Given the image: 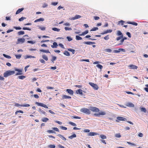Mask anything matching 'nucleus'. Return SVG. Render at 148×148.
I'll return each instance as SVG.
<instances>
[{
    "label": "nucleus",
    "mask_w": 148,
    "mask_h": 148,
    "mask_svg": "<svg viewBox=\"0 0 148 148\" xmlns=\"http://www.w3.org/2000/svg\"><path fill=\"white\" fill-rule=\"evenodd\" d=\"M100 137L102 139H104L106 138V136L103 135H101L100 136Z\"/></svg>",
    "instance_id": "49"
},
{
    "label": "nucleus",
    "mask_w": 148,
    "mask_h": 148,
    "mask_svg": "<svg viewBox=\"0 0 148 148\" xmlns=\"http://www.w3.org/2000/svg\"><path fill=\"white\" fill-rule=\"evenodd\" d=\"M71 118L73 119H80L81 118L80 117L77 116H71Z\"/></svg>",
    "instance_id": "37"
},
{
    "label": "nucleus",
    "mask_w": 148,
    "mask_h": 148,
    "mask_svg": "<svg viewBox=\"0 0 148 148\" xmlns=\"http://www.w3.org/2000/svg\"><path fill=\"white\" fill-rule=\"evenodd\" d=\"M90 109L92 112H99L100 111L99 109L96 107L91 106L90 107Z\"/></svg>",
    "instance_id": "3"
},
{
    "label": "nucleus",
    "mask_w": 148,
    "mask_h": 148,
    "mask_svg": "<svg viewBox=\"0 0 148 148\" xmlns=\"http://www.w3.org/2000/svg\"><path fill=\"white\" fill-rule=\"evenodd\" d=\"M76 93L77 94H79L81 95H83L82 90V89H79L76 91Z\"/></svg>",
    "instance_id": "19"
},
{
    "label": "nucleus",
    "mask_w": 148,
    "mask_h": 148,
    "mask_svg": "<svg viewBox=\"0 0 148 148\" xmlns=\"http://www.w3.org/2000/svg\"><path fill=\"white\" fill-rule=\"evenodd\" d=\"M76 39L77 40H82V38L77 35L76 36Z\"/></svg>",
    "instance_id": "39"
},
{
    "label": "nucleus",
    "mask_w": 148,
    "mask_h": 148,
    "mask_svg": "<svg viewBox=\"0 0 148 148\" xmlns=\"http://www.w3.org/2000/svg\"><path fill=\"white\" fill-rule=\"evenodd\" d=\"M40 51L41 52L45 53H50V52L49 50H45L44 49H40Z\"/></svg>",
    "instance_id": "26"
},
{
    "label": "nucleus",
    "mask_w": 148,
    "mask_h": 148,
    "mask_svg": "<svg viewBox=\"0 0 148 148\" xmlns=\"http://www.w3.org/2000/svg\"><path fill=\"white\" fill-rule=\"evenodd\" d=\"M42 58L46 61H47L48 60V58L47 56L45 55H43L42 56Z\"/></svg>",
    "instance_id": "30"
},
{
    "label": "nucleus",
    "mask_w": 148,
    "mask_h": 148,
    "mask_svg": "<svg viewBox=\"0 0 148 148\" xmlns=\"http://www.w3.org/2000/svg\"><path fill=\"white\" fill-rule=\"evenodd\" d=\"M60 127L61 129L63 130H67V128L65 127L61 126Z\"/></svg>",
    "instance_id": "55"
},
{
    "label": "nucleus",
    "mask_w": 148,
    "mask_h": 148,
    "mask_svg": "<svg viewBox=\"0 0 148 148\" xmlns=\"http://www.w3.org/2000/svg\"><path fill=\"white\" fill-rule=\"evenodd\" d=\"M140 110L141 111L144 112H146L147 111L146 109L145 108H141Z\"/></svg>",
    "instance_id": "44"
},
{
    "label": "nucleus",
    "mask_w": 148,
    "mask_h": 148,
    "mask_svg": "<svg viewBox=\"0 0 148 148\" xmlns=\"http://www.w3.org/2000/svg\"><path fill=\"white\" fill-rule=\"evenodd\" d=\"M56 59V56H53L52 57V59H51V61L52 62L54 63V61Z\"/></svg>",
    "instance_id": "51"
},
{
    "label": "nucleus",
    "mask_w": 148,
    "mask_h": 148,
    "mask_svg": "<svg viewBox=\"0 0 148 148\" xmlns=\"http://www.w3.org/2000/svg\"><path fill=\"white\" fill-rule=\"evenodd\" d=\"M126 106L128 107H134V105L132 103L128 102L126 104Z\"/></svg>",
    "instance_id": "16"
},
{
    "label": "nucleus",
    "mask_w": 148,
    "mask_h": 148,
    "mask_svg": "<svg viewBox=\"0 0 148 148\" xmlns=\"http://www.w3.org/2000/svg\"><path fill=\"white\" fill-rule=\"evenodd\" d=\"M83 43L84 44L91 45L95 44V43L92 42H84Z\"/></svg>",
    "instance_id": "18"
},
{
    "label": "nucleus",
    "mask_w": 148,
    "mask_h": 148,
    "mask_svg": "<svg viewBox=\"0 0 148 148\" xmlns=\"http://www.w3.org/2000/svg\"><path fill=\"white\" fill-rule=\"evenodd\" d=\"M105 51L107 52L110 53L112 51V50L110 49H107L105 50Z\"/></svg>",
    "instance_id": "45"
},
{
    "label": "nucleus",
    "mask_w": 148,
    "mask_h": 148,
    "mask_svg": "<svg viewBox=\"0 0 148 148\" xmlns=\"http://www.w3.org/2000/svg\"><path fill=\"white\" fill-rule=\"evenodd\" d=\"M15 106H16L19 107L20 106L24 107H28L30 106V105L28 104L23 105H21L17 103H15Z\"/></svg>",
    "instance_id": "6"
},
{
    "label": "nucleus",
    "mask_w": 148,
    "mask_h": 148,
    "mask_svg": "<svg viewBox=\"0 0 148 148\" xmlns=\"http://www.w3.org/2000/svg\"><path fill=\"white\" fill-rule=\"evenodd\" d=\"M98 134H98L97 133L92 132H91L89 133H88V136H90L97 135Z\"/></svg>",
    "instance_id": "15"
},
{
    "label": "nucleus",
    "mask_w": 148,
    "mask_h": 148,
    "mask_svg": "<svg viewBox=\"0 0 148 148\" xmlns=\"http://www.w3.org/2000/svg\"><path fill=\"white\" fill-rule=\"evenodd\" d=\"M58 46L57 43L56 42H54L53 43V45H51V47L53 48H56Z\"/></svg>",
    "instance_id": "21"
},
{
    "label": "nucleus",
    "mask_w": 148,
    "mask_h": 148,
    "mask_svg": "<svg viewBox=\"0 0 148 148\" xmlns=\"http://www.w3.org/2000/svg\"><path fill=\"white\" fill-rule=\"evenodd\" d=\"M16 58L17 59H19L21 58V55L20 54L19 55H15Z\"/></svg>",
    "instance_id": "50"
},
{
    "label": "nucleus",
    "mask_w": 148,
    "mask_h": 148,
    "mask_svg": "<svg viewBox=\"0 0 148 148\" xmlns=\"http://www.w3.org/2000/svg\"><path fill=\"white\" fill-rule=\"evenodd\" d=\"M3 55L6 58L8 59H10L11 58V57L9 56L6 55L4 54H3Z\"/></svg>",
    "instance_id": "46"
},
{
    "label": "nucleus",
    "mask_w": 148,
    "mask_h": 148,
    "mask_svg": "<svg viewBox=\"0 0 148 148\" xmlns=\"http://www.w3.org/2000/svg\"><path fill=\"white\" fill-rule=\"evenodd\" d=\"M25 39L24 38H19L17 39V44H18L20 43H22L24 42Z\"/></svg>",
    "instance_id": "8"
},
{
    "label": "nucleus",
    "mask_w": 148,
    "mask_h": 148,
    "mask_svg": "<svg viewBox=\"0 0 148 148\" xmlns=\"http://www.w3.org/2000/svg\"><path fill=\"white\" fill-rule=\"evenodd\" d=\"M121 51L123 52L125 51V50L123 49H119L118 50H114L113 51V52L115 53H117L120 52Z\"/></svg>",
    "instance_id": "11"
},
{
    "label": "nucleus",
    "mask_w": 148,
    "mask_h": 148,
    "mask_svg": "<svg viewBox=\"0 0 148 148\" xmlns=\"http://www.w3.org/2000/svg\"><path fill=\"white\" fill-rule=\"evenodd\" d=\"M57 136H58L60 138L63 140L64 141L66 140V138L62 135L60 134H58Z\"/></svg>",
    "instance_id": "23"
},
{
    "label": "nucleus",
    "mask_w": 148,
    "mask_h": 148,
    "mask_svg": "<svg viewBox=\"0 0 148 148\" xmlns=\"http://www.w3.org/2000/svg\"><path fill=\"white\" fill-rule=\"evenodd\" d=\"M24 34V32L23 31H20L18 32V35H23Z\"/></svg>",
    "instance_id": "35"
},
{
    "label": "nucleus",
    "mask_w": 148,
    "mask_h": 148,
    "mask_svg": "<svg viewBox=\"0 0 148 148\" xmlns=\"http://www.w3.org/2000/svg\"><path fill=\"white\" fill-rule=\"evenodd\" d=\"M49 120V119L46 117L43 118L42 119V121L44 122H46Z\"/></svg>",
    "instance_id": "33"
},
{
    "label": "nucleus",
    "mask_w": 148,
    "mask_h": 148,
    "mask_svg": "<svg viewBox=\"0 0 148 148\" xmlns=\"http://www.w3.org/2000/svg\"><path fill=\"white\" fill-rule=\"evenodd\" d=\"M66 38L68 39V40L69 41H71L73 40V39L72 38H71L69 36H67L66 37Z\"/></svg>",
    "instance_id": "58"
},
{
    "label": "nucleus",
    "mask_w": 148,
    "mask_h": 148,
    "mask_svg": "<svg viewBox=\"0 0 148 148\" xmlns=\"http://www.w3.org/2000/svg\"><path fill=\"white\" fill-rule=\"evenodd\" d=\"M106 114V113L104 111H101L98 113H95L94 115L96 116H104Z\"/></svg>",
    "instance_id": "4"
},
{
    "label": "nucleus",
    "mask_w": 148,
    "mask_h": 148,
    "mask_svg": "<svg viewBox=\"0 0 148 148\" xmlns=\"http://www.w3.org/2000/svg\"><path fill=\"white\" fill-rule=\"evenodd\" d=\"M26 18L25 17H22L21 18L19 19L18 20L19 21H21Z\"/></svg>",
    "instance_id": "53"
},
{
    "label": "nucleus",
    "mask_w": 148,
    "mask_h": 148,
    "mask_svg": "<svg viewBox=\"0 0 148 148\" xmlns=\"http://www.w3.org/2000/svg\"><path fill=\"white\" fill-rule=\"evenodd\" d=\"M18 113H20L23 114V111L21 110L17 111L15 112V114L16 115H17Z\"/></svg>",
    "instance_id": "42"
},
{
    "label": "nucleus",
    "mask_w": 148,
    "mask_h": 148,
    "mask_svg": "<svg viewBox=\"0 0 148 148\" xmlns=\"http://www.w3.org/2000/svg\"><path fill=\"white\" fill-rule=\"evenodd\" d=\"M25 59H27L28 58H35V57L34 56H28L27 55H26L25 56Z\"/></svg>",
    "instance_id": "28"
},
{
    "label": "nucleus",
    "mask_w": 148,
    "mask_h": 148,
    "mask_svg": "<svg viewBox=\"0 0 148 148\" xmlns=\"http://www.w3.org/2000/svg\"><path fill=\"white\" fill-rule=\"evenodd\" d=\"M88 30H86L85 31V32H83L82 33V34H79V36H82V35H86L88 34Z\"/></svg>",
    "instance_id": "29"
},
{
    "label": "nucleus",
    "mask_w": 148,
    "mask_h": 148,
    "mask_svg": "<svg viewBox=\"0 0 148 148\" xmlns=\"http://www.w3.org/2000/svg\"><path fill=\"white\" fill-rule=\"evenodd\" d=\"M35 104H36L37 106H41L42 107H43L45 108H48V107L46 105H45L42 103L38 102H36L35 103Z\"/></svg>",
    "instance_id": "7"
},
{
    "label": "nucleus",
    "mask_w": 148,
    "mask_h": 148,
    "mask_svg": "<svg viewBox=\"0 0 148 148\" xmlns=\"http://www.w3.org/2000/svg\"><path fill=\"white\" fill-rule=\"evenodd\" d=\"M24 10L23 8H21L19 9L16 12V14H18L20 13Z\"/></svg>",
    "instance_id": "25"
},
{
    "label": "nucleus",
    "mask_w": 148,
    "mask_h": 148,
    "mask_svg": "<svg viewBox=\"0 0 148 148\" xmlns=\"http://www.w3.org/2000/svg\"><path fill=\"white\" fill-rule=\"evenodd\" d=\"M58 4V2H52L51 3V4L52 5H54V6L57 5Z\"/></svg>",
    "instance_id": "64"
},
{
    "label": "nucleus",
    "mask_w": 148,
    "mask_h": 148,
    "mask_svg": "<svg viewBox=\"0 0 148 148\" xmlns=\"http://www.w3.org/2000/svg\"><path fill=\"white\" fill-rule=\"evenodd\" d=\"M38 112H40L41 114H43L45 115L46 113L45 112L40 108L39 109Z\"/></svg>",
    "instance_id": "24"
},
{
    "label": "nucleus",
    "mask_w": 148,
    "mask_h": 148,
    "mask_svg": "<svg viewBox=\"0 0 148 148\" xmlns=\"http://www.w3.org/2000/svg\"><path fill=\"white\" fill-rule=\"evenodd\" d=\"M44 19L43 18H40L39 19H36V20H35L34 21V22L35 23H36V22H40V21H44Z\"/></svg>",
    "instance_id": "22"
},
{
    "label": "nucleus",
    "mask_w": 148,
    "mask_h": 148,
    "mask_svg": "<svg viewBox=\"0 0 148 148\" xmlns=\"http://www.w3.org/2000/svg\"><path fill=\"white\" fill-rule=\"evenodd\" d=\"M96 66L101 69L103 68L102 66L100 64H97L96 65Z\"/></svg>",
    "instance_id": "48"
},
{
    "label": "nucleus",
    "mask_w": 148,
    "mask_h": 148,
    "mask_svg": "<svg viewBox=\"0 0 148 148\" xmlns=\"http://www.w3.org/2000/svg\"><path fill=\"white\" fill-rule=\"evenodd\" d=\"M112 29H108L106 30L105 31L103 32L100 33V34L101 35H103L104 34H106L108 33H111L112 32Z\"/></svg>",
    "instance_id": "10"
},
{
    "label": "nucleus",
    "mask_w": 148,
    "mask_h": 148,
    "mask_svg": "<svg viewBox=\"0 0 148 148\" xmlns=\"http://www.w3.org/2000/svg\"><path fill=\"white\" fill-rule=\"evenodd\" d=\"M123 36H121L119 37H118L116 38V40H119L121 39L122 38H123Z\"/></svg>",
    "instance_id": "59"
},
{
    "label": "nucleus",
    "mask_w": 148,
    "mask_h": 148,
    "mask_svg": "<svg viewBox=\"0 0 148 148\" xmlns=\"http://www.w3.org/2000/svg\"><path fill=\"white\" fill-rule=\"evenodd\" d=\"M117 36H123L122 33L120 31H118L117 32Z\"/></svg>",
    "instance_id": "47"
},
{
    "label": "nucleus",
    "mask_w": 148,
    "mask_h": 148,
    "mask_svg": "<svg viewBox=\"0 0 148 148\" xmlns=\"http://www.w3.org/2000/svg\"><path fill=\"white\" fill-rule=\"evenodd\" d=\"M90 130L89 129H84V130H83V132H84L88 133L90 132Z\"/></svg>",
    "instance_id": "61"
},
{
    "label": "nucleus",
    "mask_w": 148,
    "mask_h": 148,
    "mask_svg": "<svg viewBox=\"0 0 148 148\" xmlns=\"http://www.w3.org/2000/svg\"><path fill=\"white\" fill-rule=\"evenodd\" d=\"M39 29H40L41 30L44 31L46 29V27H44L38 26Z\"/></svg>",
    "instance_id": "36"
},
{
    "label": "nucleus",
    "mask_w": 148,
    "mask_h": 148,
    "mask_svg": "<svg viewBox=\"0 0 148 148\" xmlns=\"http://www.w3.org/2000/svg\"><path fill=\"white\" fill-rule=\"evenodd\" d=\"M14 28L16 30H20L21 29V28L20 27H17L15 26L14 27Z\"/></svg>",
    "instance_id": "60"
},
{
    "label": "nucleus",
    "mask_w": 148,
    "mask_h": 148,
    "mask_svg": "<svg viewBox=\"0 0 148 148\" xmlns=\"http://www.w3.org/2000/svg\"><path fill=\"white\" fill-rule=\"evenodd\" d=\"M69 124L73 126H76V124L72 122H69Z\"/></svg>",
    "instance_id": "57"
},
{
    "label": "nucleus",
    "mask_w": 148,
    "mask_h": 148,
    "mask_svg": "<svg viewBox=\"0 0 148 148\" xmlns=\"http://www.w3.org/2000/svg\"><path fill=\"white\" fill-rule=\"evenodd\" d=\"M98 30V28L97 27H94L92 28L90 30V31H95Z\"/></svg>",
    "instance_id": "41"
},
{
    "label": "nucleus",
    "mask_w": 148,
    "mask_h": 148,
    "mask_svg": "<svg viewBox=\"0 0 148 148\" xmlns=\"http://www.w3.org/2000/svg\"><path fill=\"white\" fill-rule=\"evenodd\" d=\"M89 84L94 90H97L98 89L99 87L97 84L91 82H89Z\"/></svg>",
    "instance_id": "5"
},
{
    "label": "nucleus",
    "mask_w": 148,
    "mask_h": 148,
    "mask_svg": "<svg viewBox=\"0 0 148 148\" xmlns=\"http://www.w3.org/2000/svg\"><path fill=\"white\" fill-rule=\"evenodd\" d=\"M125 22V21H123V20H121L119 21L118 22V24L121 25H123L124 24V23Z\"/></svg>",
    "instance_id": "34"
},
{
    "label": "nucleus",
    "mask_w": 148,
    "mask_h": 148,
    "mask_svg": "<svg viewBox=\"0 0 148 148\" xmlns=\"http://www.w3.org/2000/svg\"><path fill=\"white\" fill-rule=\"evenodd\" d=\"M127 23L129 24H132L135 26H137L138 25L137 23L134 22H127Z\"/></svg>",
    "instance_id": "27"
},
{
    "label": "nucleus",
    "mask_w": 148,
    "mask_h": 148,
    "mask_svg": "<svg viewBox=\"0 0 148 148\" xmlns=\"http://www.w3.org/2000/svg\"><path fill=\"white\" fill-rule=\"evenodd\" d=\"M90 109L86 108H83L80 110V111L82 112L85 114H89L91 113V112Z\"/></svg>",
    "instance_id": "2"
},
{
    "label": "nucleus",
    "mask_w": 148,
    "mask_h": 148,
    "mask_svg": "<svg viewBox=\"0 0 148 148\" xmlns=\"http://www.w3.org/2000/svg\"><path fill=\"white\" fill-rule=\"evenodd\" d=\"M15 73V71H14L8 70L5 72L3 74V76L6 77L9 76L14 74Z\"/></svg>",
    "instance_id": "1"
},
{
    "label": "nucleus",
    "mask_w": 148,
    "mask_h": 148,
    "mask_svg": "<svg viewBox=\"0 0 148 148\" xmlns=\"http://www.w3.org/2000/svg\"><path fill=\"white\" fill-rule=\"evenodd\" d=\"M68 50L69 51L71 52L73 54H74L75 53V50L71 49H69Z\"/></svg>",
    "instance_id": "43"
},
{
    "label": "nucleus",
    "mask_w": 148,
    "mask_h": 148,
    "mask_svg": "<svg viewBox=\"0 0 148 148\" xmlns=\"http://www.w3.org/2000/svg\"><path fill=\"white\" fill-rule=\"evenodd\" d=\"M104 38V39L105 40H108L109 39V35H107L106 36H105Z\"/></svg>",
    "instance_id": "63"
},
{
    "label": "nucleus",
    "mask_w": 148,
    "mask_h": 148,
    "mask_svg": "<svg viewBox=\"0 0 148 148\" xmlns=\"http://www.w3.org/2000/svg\"><path fill=\"white\" fill-rule=\"evenodd\" d=\"M25 77H26L25 76H23V75L19 76H18V78H19V79H23L24 78H25Z\"/></svg>",
    "instance_id": "38"
},
{
    "label": "nucleus",
    "mask_w": 148,
    "mask_h": 148,
    "mask_svg": "<svg viewBox=\"0 0 148 148\" xmlns=\"http://www.w3.org/2000/svg\"><path fill=\"white\" fill-rule=\"evenodd\" d=\"M76 137V135L75 134H74L73 135H71V136H69V138H70V139H72L73 138H75Z\"/></svg>",
    "instance_id": "32"
},
{
    "label": "nucleus",
    "mask_w": 148,
    "mask_h": 148,
    "mask_svg": "<svg viewBox=\"0 0 148 148\" xmlns=\"http://www.w3.org/2000/svg\"><path fill=\"white\" fill-rule=\"evenodd\" d=\"M64 54L65 55H66L67 56H70V54L67 51H64Z\"/></svg>",
    "instance_id": "31"
},
{
    "label": "nucleus",
    "mask_w": 148,
    "mask_h": 148,
    "mask_svg": "<svg viewBox=\"0 0 148 148\" xmlns=\"http://www.w3.org/2000/svg\"><path fill=\"white\" fill-rule=\"evenodd\" d=\"M66 91L70 95H73L74 93L73 91L70 89H67L66 90Z\"/></svg>",
    "instance_id": "17"
},
{
    "label": "nucleus",
    "mask_w": 148,
    "mask_h": 148,
    "mask_svg": "<svg viewBox=\"0 0 148 148\" xmlns=\"http://www.w3.org/2000/svg\"><path fill=\"white\" fill-rule=\"evenodd\" d=\"M15 71H18V72L16 73V75H21L22 74V70L21 69H15Z\"/></svg>",
    "instance_id": "9"
},
{
    "label": "nucleus",
    "mask_w": 148,
    "mask_h": 148,
    "mask_svg": "<svg viewBox=\"0 0 148 148\" xmlns=\"http://www.w3.org/2000/svg\"><path fill=\"white\" fill-rule=\"evenodd\" d=\"M81 17V16L80 15H76L75 16L73 17L72 18V19L73 20H74L76 19H78Z\"/></svg>",
    "instance_id": "20"
},
{
    "label": "nucleus",
    "mask_w": 148,
    "mask_h": 148,
    "mask_svg": "<svg viewBox=\"0 0 148 148\" xmlns=\"http://www.w3.org/2000/svg\"><path fill=\"white\" fill-rule=\"evenodd\" d=\"M117 119L119 121H127L126 118L120 116H118L117 117Z\"/></svg>",
    "instance_id": "14"
},
{
    "label": "nucleus",
    "mask_w": 148,
    "mask_h": 148,
    "mask_svg": "<svg viewBox=\"0 0 148 148\" xmlns=\"http://www.w3.org/2000/svg\"><path fill=\"white\" fill-rule=\"evenodd\" d=\"M71 97L70 96H67L66 95H63L62 96V99H71Z\"/></svg>",
    "instance_id": "12"
},
{
    "label": "nucleus",
    "mask_w": 148,
    "mask_h": 148,
    "mask_svg": "<svg viewBox=\"0 0 148 148\" xmlns=\"http://www.w3.org/2000/svg\"><path fill=\"white\" fill-rule=\"evenodd\" d=\"M49 147L50 148H55V146L53 145H49Z\"/></svg>",
    "instance_id": "62"
},
{
    "label": "nucleus",
    "mask_w": 148,
    "mask_h": 148,
    "mask_svg": "<svg viewBox=\"0 0 148 148\" xmlns=\"http://www.w3.org/2000/svg\"><path fill=\"white\" fill-rule=\"evenodd\" d=\"M23 30H29V31H31V29L30 28H28V27H24L23 28Z\"/></svg>",
    "instance_id": "54"
},
{
    "label": "nucleus",
    "mask_w": 148,
    "mask_h": 148,
    "mask_svg": "<svg viewBox=\"0 0 148 148\" xmlns=\"http://www.w3.org/2000/svg\"><path fill=\"white\" fill-rule=\"evenodd\" d=\"M128 67L130 69H137L138 68L137 66L133 64L129 66Z\"/></svg>",
    "instance_id": "13"
},
{
    "label": "nucleus",
    "mask_w": 148,
    "mask_h": 148,
    "mask_svg": "<svg viewBox=\"0 0 148 148\" xmlns=\"http://www.w3.org/2000/svg\"><path fill=\"white\" fill-rule=\"evenodd\" d=\"M115 136L117 138H120L121 137V136L120 135V133H119L115 134Z\"/></svg>",
    "instance_id": "52"
},
{
    "label": "nucleus",
    "mask_w": 148,
    "mask_h": 148,
    "mask_svg": "<svg viewBox=\"0 0 148 148\" xmlns=\"http://www.w3.org/2000/svg\"><path fill=\"white\" fill-rule=\"evenodd\" d=\"M53 30L55 31H57V32H59L60 29H58L56 27H54L52 28V29Z\"/></svg>",
    "instance_id": "40"
},
{
    "label": "nucleus",
    "mask_w": 148,
    "mask_h": 148,
    "mask_svg": "<svg viewBox=\"0 0 148 148\" xmlns=\"http://www.w3.org/2000/svg\"><path fill=\"white\" fill-rule=\"evenodd\" d=\"M64 29L66 31L71 30H72V29L71 28H69L67 27H65Z\"/></svg>",
    "instance_id": "56"
}]
</instances>
